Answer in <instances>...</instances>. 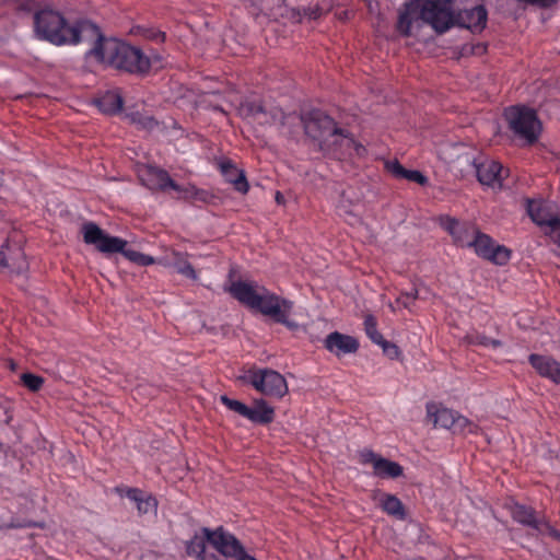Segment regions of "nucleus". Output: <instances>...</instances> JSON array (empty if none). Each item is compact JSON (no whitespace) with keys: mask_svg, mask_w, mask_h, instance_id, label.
Returning <instances> with one entry per match:
<instances>
[{"mask_svg":"<svg viewBox=\"0 0 560 560\" xmlns=\"http://www.w3.org/2000/svg\"><path fill=\"white\" fill-rule=\"evenodd\" d=\"M427 411L434 425H439L451 431L453 430L455 417L457 415L456 411L434 404H429L427 406Z\"/></svg>","mask_w":560,"mask_h":560,"instance_id":"obj_26","label":"nucleus"},{"mask_svg":"<svg viewBox=\"0 0 560 560\" xmlns=\"http://www.w3.org/2000/svg\"><path fill=\"white\" fill-rule=\"evenodd\" d=\"M220 556L215 553H207V551L198 560H220Z\"/></svg>","mask_w":560,"mask_h":560,"instance_id":"obj_44","label":"nucleus"},{"mask_svg":"<svg viewBox=\"0 0 560 560\" xmlns=\"http://www.w3.org/2000/svg\"><path fill=\"white\" fill-rule=\"evenodd\" d=\"M455 25L467 28L472 33H481L488 21V11L479 4L471 9L459 10L455 13Z\"/></svg>","mask_w":560,"mask_h":560,"instance_id":"obj_17","label":"nucleus"},{"mask_svg":"<svg viewBox=\"0 0 560 560\" xmlns=\"http://www.w3.org/2000/svg\"><path fill=\"white\" fill-rule=\"evenodd\" d=\"M303 120L306 135L317 141L320 149L339 129L336 121L319 109L311 110Z\"/></svg>","mask_w":560,"mask_h":560,"instance_id":"obj_10","label":"nucleus"},{"mask_svg":"<svg viewBox=\"0 0 560 560\" xmlns=\"http://www.w3.org/2000/svg\"><path fill=\"white\" fill-rule=\"evenodd\" d=\"M219 530L226 532L223 526H219L214 529L202 527L199 533H196L194 537L186 544V552L190 557H196L198 560L206 552V544L208 542L212 547L211 538L212 534H217Z\"/></svg>","mask_w":560,"mask_h":560,"instance_id":"obj_24","label":"nucleus"},{"mask_svg":"<svg viewBox=\"0 0 560 560\" xmlns=\"http://www.w3.org/2000/svg\"><path fill=\"white\" fill-rule=\"evenodd\" d=\"M4 2H12L16 5V8L21 11H33L36 7V2L34 0H3Z\"/></svg>","mask_w":560,"mask_h":560,"instance_id":"obj_42","label":"nucleus"},{"mask_svg":"<svg viewBox=\"0 0 560 560\" xmlns=\"http://www.w3.org/2000/svg\"><path fill=\"white\" fill-rule=\"evenodd\" d=\"M419 292L412 289L410 292H401L396 299V303L405 308H410L413 302L418 299Z\"/></svg>","mask_w":560,"mask_h":560,"instance_id":"obj_37","label":"nucleus"},{"mask_svg":"<svg viewBox=\"0 0 560 560\" xmlns=\"http://www.w3.org/2000/svg\"><path fill=\"white\" fill-rule=\"evenodd\" d=\"M220 560H225V559L221 557Z\"/></svg>","mask_w":560,"mask_h":560,"instance_id":"obj_48","label":"nucleus"},{"mask_svg":"<svg viewBox=\"0 0 560 560\" xmlns=\"http://www.w3.org/2000/svg\"><path fill=\"white\" fill-rule=\"evenodd\" d=\"M224 290L244 306L258 311L288 329L294 330L298 327V324L290 319L294 307L293 301L281 298L257 282L231 280Z\"/></svg>","mask_w":560,"mask_h":560,"instance_id":"obj_1","label":"nucleus"},{"mask_svg":"<svg viewBox=\"0 0 560 560\" xmlns=\"http://www.w3.org/2000/svg\"><path fill=\"white\" fill-rule=\"evenodd\" d=\"M219 170L225 179L233 184L237 191L242 194H246L248 191L249 185L244 172L240 171L231 160L224 159L220 161Z\"/></svg>","mask_w":560,"mask_h":560,"instance_id":"obj_25","label":"nucleus"},{"mask_svg":"<svg viewBox=\"0 0 560 560\" xmlns=\"http://www.w3.org/2000/svg\"><path fill=\"white\" fill-rule=\"evenodd\" d=\"M137 499H131V502L136 504L138 515L142 516L148 513H156L159 502L156 498L140 489V493L136 495Z\"/></svg>","mask_w":560,"mask_h":560,"instance_id":"obj_28","label":"nucleus"},{"mask_svg":"<svg viewBox=\"0 0 560 560\" xmlns=\"http://www.w3.org/2000/svg\"><path fill=\"white\" fill-rule=\"evenodd\" d=\"M359 462L362 465L371 464L373 466V475L382 479H396L404 474L400 464L382 457L370 448H363L359 452Z\"/></svg>","mask_w":560,"mask_h":560,"instance_id":"obj_13","label":"nucleus"},{"mask_svg":"<svg viewBox=\"0 0 560 560\" xmlns=\"http://www.w3.org/2000/svg\"><path fill=\"white\" fill-rule=\"evenodd\" d=\"M174 267L179 275L191 280H197L198 275L195 268L188 260L184 258L183 254H175Z\"/></svg>","mask_w":560,"mask_h":560,"instance_id":"obj_33","label":"nucleus"},{"mask_svg":"<svg viewBox=\"0 0 560 560\" xmlns=\"http://www.w3.org/2000/svg\"><path fill=\"white\" fill-rule=\"evenodd\" d=\"M21 382L31 392H38L44 384V378L33 373H23Z\"/></svg>","mask_w":560,"mask_h":560,"instance_id":"obj_35","label":"nucleus"},{"mask_svg":"<svg viewBox=\"0 0 560 560\" xmlns=\"http://www.w3.org/2000/svg\"><path fill=\"white\" fill-rule=\"evenodd\" d=\"M441 226L452 236L453 243L456 246L468 248L471 247L474 240L480 231L476 223L452 217L442 219Z\"/></svg>","mask_w":560,"mask_h":560,"instance_id":"obj_12","label":"nucleus"},{"mask_svg":"<svg viewBox=\"0 0 560 560\" xmlns=\"http://www.w3.org/2000/svg\"><path fill=\"white\" fill-rule=\"evenodd\" d=\"M527 212L537 225L547 229L546 232L552 233L560 229V217L551 212L544 201H528Z\"/></svg>","mask_w":560,"mask_h":560,"instance_id":"obj_19","label":"nucleus"},{"mask_svg":"<svg viewBox=\"0 0 560 560\" xmlns=\"http://www.w3.org/2000/svg\"><path fill=\"white\" fill-rule=\"evenodd\" d=\"M466 339H467L468 343L472 345V346H481V347L492 348V349H497L502 346V342L500 340L493 339V338L488 337L485 334H480V332L468 334L466 336Z\"/></svg>","mask_w":560,"mask_h":560,"instance_id":"obj_34","label":"nucleus"},{"mask_svg":"<svg viewBox=\"0 0 560 560\" xmlns=\"http://www.w3.org/2000/svg\"><path fill=\"white\" fill-rule=\"evenodd\" d=\"M378 346L382 348L383 353L388 359L398 360L400 358L401 351L397 345L384 339L383 342H381Z\"/></svg>","mask_w":560,"mask_h":560,"instance_id":"obj_36","label":"nucleus"},{"mask_svg":"<svg viewBox=\"0 0 560 560\" xmlns=\"http://www.w3.org/2000/svg\"><path fill=\"white\" fill-rule=\"evenodd\" d=\"M209 538H211L212 548L224 558H232L234 560H257L254 556L246 552L242 542L230 532L219 530Z\"/></svg>","mask_w":560,"mask_h":560,"instance_id":"obj_14","label":"nucleus"},{"mask_svg":"<svg viewBox=\"0 0 560 560\" xmlns=\"http://www.w3.org/2000/svg\"><path fill=\"white\" fill-rule=\"evenodd\" d=\"M324 346L328 351L340 357L357 352L360 345L354 337L334 331L325 338Z\"/></svg>","mask_w":560,"mask_h":560,"instance_id":"obj_22","label":"nucleus"},{"mask_svg":"<svg viewBox=\"0 0 560 560\" xmlns=\"http://www.w3.org/2000/svg\"><path fill=\"white\" fill-rule=\"evenodd\" d=\"M34 32L37 38L56 46L77 45L83 34L97 32V25L88 20L70 24L59 11L44 8L34 14Z\"/></svg>","mask_w":560,"mask_h":560,"instance_id":"obj_2","label":"nucleus"},{"mask_svg":"<svg viewBox=\"0 0 560 560\" xmlns=\"http://www.w3.org/2000/svg\"><path fill=\"white\" fill-rule=\"evenodd\" d=\"M320 150L338 160L347 156L363 158L368 153L366 148L357 142L354 138L342 128H339L330 138H328V141Z\"/></svg>","mask_w":560,"mask_h":560,"instance_id":"obj_9","label":"nucleus"},{"mask_svg":"<svg viewBox=\"0 0 560 560\" xmlns=\"http://www.w3.org/2000/svg\"><path fill=\"white\" fill-rule=\"evenodd\" d=\"M419 19L430 25L438 34L447 32L455 25V12L452 0H423Z\"/></svg>","mask_w":560,"mask_h":560,"instance_id":"obj_7","label":"nucleus"},{"mask_svg":"<svg viewBox=\"0 0 560 560\" xmlns=\"http://www.w3.org/2000/svg\"><path fill=\"white\" fill-rule=\"evenodd\" d=\"M528 362L533 369L544 378L560 386V362L550 355L532 353Z\"/></svg>","mask_w":560,"mask_h":560,"instance_id":"obj_20","label":"nucleus"},{"mask_svg":"<svg viewBox=\"0 0 560 560\" xmlns=\"http://www.w3.org/2000/svg\"><path fill=\"white\" fill-rule=\"evenodd\" d=\"M479 431V427L477 423L472 422L465 416H462L457 412L455 417V422L452 432L454 434H477Z\"/></svg>","mask_w":560,"mask_h":560,"instance_id":"obj_31","label":"nucleus"},{"mask_svg":"<svg viewBox=\"0 0 560 560\" xmlns=\"http://www.w3.org/2000/svg\"><path fill=\"white\" fill-rule=\"evenodd\" d=\"M477 178L482 185L495 187L502 186L504 168L498 161L486 159L476 164Z\"/></svg>","mask_w":560,"mask_h":560,"instance_id":"obj_21","label":"nucleus"},{"mask_svg":"<svg viewBox=\"0 0 560 560\" xmlns=\"http://www.w3.org/2000/svg\"><path fill=\"white\" fill-rule=\"evenodd\" d=\"M34 524L32 522H11L9 527L10 528H24V527H32Z\"/></svg>","mask_w":560,"mask_h":560,"instance_id":"obj_43","label":"nucleus"},{"mask_svg":"<svg viewBox=\"0 0 560 560\" xmlns=\"http://www.w3.org/2000/svg\"><path fill=\"white\" fill-rule=\"evenodd\" d=\"M138 177L143 186L153 191L179 188V185L171 178L168 172L158 166H142L138 171Z\"/></svg>","mask_w":560,"mask_h":560,"instance_id":"obj_15","label":"nucleus"},{"mask_svg":"<svg viewBox=\"0 0 560 560\" xmlns=\"http://www.w3.org/2000/svg\"><path fill=\"white\" fill-rule=\"evenodd\" d=\"M240 112L245 118L259 125H271L282 118L281 110L277 108L268 110L259 101H245L241 104Z\"/></svg>","mask_w":560,"mask_h":560,"instance_id":"obj_18","label":"nucleus"},{"mask_svg":"<svg viewBox=\"0 0 560 560\" xmlns=\"http://www.w3.org/2000/svg\"><path fill=\"white\" fill-rule=\"evenodd\" d=\"M386 170L395 177V178H404L407 168H405L397 160L387 161L385 163Z\"/></svg>","mask_w":560,"mask_h":560,"instance_id":"obj_39","label":"nucleus"},{"mask_svg":"<svg viewBox=\"0 0 560 560\" xmlns=\"http://www.w3.org/2000/svg\"><path fill=\"white\" fill-rule=\"evenodd\" d=\"M511 516L515 522L530 527L538 533L546 532L549 536L550 528H553L544 515H540L535 509L525 504L514 503L511 506Z\"/></svg>","mask_w":560,"mask_h":560,"instance_id":"obj_16","label":"nucleus"},{"mask_svg":"<svg viewBox=\"0 0 560 560\" xmlns=\"http://www.w3.org/2000/svg\"><path fill=\"white\" fill-rule=\"evenodd\" d=\"M415 11L413 3H406L404 10L399 12L396 28L402 36L411 35L412 13Z\"/></svg>","mask_w":560,"mask_h":560,"instance_id":"obj_30","label":"nucleus"},{"mask_svg":"<svg viewBox=\"0 0 560 560\" xmlns=\"http://www.w3.org/2000/svg\"><path fill=\"white\" fill-rule=\"evenodd\" d=\"M93 35L97 37V40L92 54L98 61L132 74L149 72L151 68L150 58L140 48L116 38H105L98 27L97 32H93Z\"/></svg>","mask_w":560,"mask_h":560,"instance_id":"obj_3","label":"nucleus"},{"mask_svg":"<svg viewBox=\"0 0 560 560\" xmlns=\"http://www.w3.org/2000/svg\"><path fill=\"white\" fill-rule=\"evenodd\" d=\"M550 537L560 541V530L556 528H550Z\"/></svg>","mask_w":560,"mask_h":560,"instance_id":"obj_45","label":"nucleus"},{"mask_svg":"<svg viewBox=\"0 0 560 560\" xmlns=\"http://www.w3.org/2000/svg\"><path fill=\"white\" fill-rule=\"evenodd\" d=\"M175 191L180 194V197L185 200L189 201H200L203 203L210 202L212 195L206 190L198 188L195 185L180 186L178 189H174Z\"/></svg>","mask_w":560,"mask_h":560,"instance_id":"obj_29","label":"nucleus"},{"mask_svg":"<svg viewBox=\"0 0 560 560\" xmlns=\"http://www.w3.org/2000/svg\"><path fill=\"white\" fill-rule=\"evenodd\" d=\"M220 401L229 410L234 411L255 424L267 425L275 420L273 407L262 398L255 399L253 407L240 400L232 399L226 395L220 396Z\"/></svg>","mask_w":560,"mask_h":560,"instance_id":"obj_8","label":"nucleus"},{"mask_svg":"<svg viewBox=\"0 0 560 560\" xmlns=\"http://www.w3.org/2000/svg\"><path fill=\"white\" fill-rule=\"evenodd\" d=\"M276 200H277L278 203H280L282 201V196H281V194L279 191L276 195Z\"/></svg>","mask_w":560,"mask_h":560,"instance_id":"obj_46","label":"nucleus"},{"mask_svg":"<svg viewBox=\"0 0 560 560\" xmlns=\"http://www.w3.org/2000/svg\"><path fill=\"white\" fill-rule=\"evenodd\" d=\"M470 248L474 249L478 257L498 266L506 265L511 258V250L508 247L495 244L490 235L481 231L477 234Z\"/></svg>","mask_w":560,"mask_h":560,"instance_id":"obj_11","label":"nucleus"},{"mask_svg":"<svg viewBox=\"0 0 560 560\" xmlns=\"http://www.w3.org/2000/svg\"><path fill=\"white\" fill-rule=\"evenodd\" d=\"M238 380L264 396L282 398L288 393L285 378L277 371L252 366L244 371Z\"/></svg>","mask_w":560,"mask_h":560,"instance_id":"obj_6","label":"nucleus"},{"mask_svg":"<svg viewBox=\"0 0 560 560\" xmlns=\"http://www.w3.org/2000/svg\"><path fill=\"white\" fill-rule=\"evenodd\" d=\"M520 3H523L525 5H534L538 8H550L553 4H556L559 0H516Z\"/></svg>","mask_w":560,"mask_h":560,"instance_id":"obj_41","label":"nucleus"},{"mask_svg":"<svg viewBox=\"0 0 560 560\" xmlns=\"http://www.w3.org/2000/svg\"><path fill=\"white\" fill-rule=\"evenodd\" d=\"M404 179L415 182L421 186L427 185L428 178L419 171L407 170Z\"/></svg>","mask_w":560,"mask_h":560,"instance_id":"obj_40","label":"nucleus"},{"mask_svg":"<svg viewBox=\"0 0 560 560\" xmlns=\"http://www.w3.org/2000/svg\"><path fill=\"white\" fill-rule=\"evenodd\" d=\"M373 500L377 501L381 510L388 516L399 521L406 520L407 512L405 505L395 494L385 493L377 490L373 494Z\"/></svg>","mask_w":560,"mask_h":560,"instance_id":"obj_23","label":"nucleus"},{"mask_svg":"<svg viewBox=\"0 0 560 560\" xmlns=\"http://www.w3.org/2000/svg\"><path fill=\"white\" fill-rule=\"evenodd\" d=\"M363 325H364V331H365L366 336L370 338V340L373 343L378 346L381 342H383L384 337L377 330V320H376L375 316H373L372 314L365 315Z\"/></svg>","mask_w":560,"mask_h":560,"instance_id":"obj_32","label":"nucleus"},{"mask_svg":"<svg viewBox=\"0 0 560 560\" xmlns=\"http://www.w3.org/2000/svg\"><path fill=\"white\" fill-rule=\"evenodd\" d=\"M122 97L118 92L107 91L96 100V105L104 114L114 115L122 108Z\"/></svg>","mask_w":560,"mask_h":560,"instance_id":"obj_27","label":"nucleus"},{"mask_svg":"<svg viewBox=\"0 0 560 560\" xmlns=\"http://www.w3.org/2000/svg\"><path fill=\"white\" fill-rule=\"evenodd\" d=\"M503 117L515 139L532 145L539 139L541 122L535 109L525 105H513L504 109Z\"/></svg>","mask_w":560,"mask_h":560,"instance_id":"obj_5","label":"nucleus"},{"mask_svg":"<svg viewBox=\"0 0 560 560\" xmlns=\"http://www.w3.org/2000/svg\"><path fill=\"white\" fill-rule=\"evenodd\" d=\"M114 491L120 498H127L131 501V499H137L136 495L140 493V488H132V487L119 485V486L115 487Z\"/></svg>","mask_w":560,"mask_h":560,"instance_id":"obj_38","label":"nucleus"},{"mask_svg":"<svg viewBox=\"0 0 560 560\" xmlns=\"http://www.w3.org/2000/svg\"><path fill=\"white\" fill-rule=\"evenodd\" d=\"M3 260H4L3 258L0 259V265H4Z\"/></svg>","mask_w":560,"mask_h":560,"instance_id":"obj_47","label":"nucleus"},{"mask_svg":"<svg viewBox=\"0 0 560 560\" xmlns=\"http://www.w3.org/2000/svg\"><path fill=\"white\" fill-rule=\"evenodd\" d=\"M82 234L84 243L95 246L100 253H119L129 261L138 266H151L155 262V259L152 256L127 248L128 242L126 240L109 235L94 222L84 223L82 226Z\"/></svg>","mask_w":560,"mask_h":560,"instance_id":"obj_4","label":"nucleus"}]
</instances>
